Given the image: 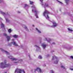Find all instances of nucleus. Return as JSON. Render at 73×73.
<instances>
[{"label": "nucleus", "mask_w": 73, "mask_h": 73, "mask_svg": "<svg viewBox=\"0 0 73 73\" xmlns=\"http://www.w3.org/2000/svg\"><path fill=\"white\" fill-rule=\"evenodd\" d=\"M5 66H3V64H4V63H1V68H7V67H8L9 66V64H6V62H7V61L6 60H5Z\"/></svg>", "instance_id": "obj_1"}, {"label": "nucleus", "mask_w": 73, "mask_h": 73, "mask_svg": "<svg viewBox=\"0 0 73 73\" xmlns=\"http://www.w3.org/2000/svg\"><path fill=\"white\" fill-rule=\"evenodd\" d=\"M23 72L24 73H25L24 70H22L21 69H16L15 70V72L17 73H22Z\"/></svg>", "instance_id": "obj_2"}, {"label": "nucleus", "mask_w": 73, "mask_h": 73, "mask_svg": "<svg viewBox=\"0 0 73 73\" xmlns=\"http://www.w3.org/2000/svg\"><path fill=\"white\" fill-rule=\"evenodd\" d=\"M3 35L6 37V38L7 39V40L8 41H9L11 40V36H7V34H3Z\"/></svg>", "instance_id": "obj_3"}, {"label": "nucleus", "mask_w": 73, "mask_h": 73, "mask_svg": "<svg viewBox=\"0 0 73 73\" xmlns=\"http://www.w3.org/2000/svg\"><path fill=\"white\" fill-rule=\"evenodd\" d=\"M49 13H49V12L47 10H46L44 12L43 15L44 16H45V15H48V14H49Z\"/></svg>", "instance_id": "obj_4"}, {"label": "nucleus", "mask_w": 73, "mask_h": 73, "mask_svg": "<svg viewBox=\"0 0 73 73\" xmlns=\"http://www.w3.org/2000/svg\"><path fill=\"white\" fill-rule=\"evenodd\" d=\"M36 71H38V72H40V73H41V70L40 68H36V69H35V72H36Z\"/></svg>", "instance_id": "obj_5"}, {"label": "nucleus", "mask_w": 73, "mask_h": 73, "mask_svg": "<svg viewBox=\"0 0 73 73\" xmlns=\"http://www.w3.org/2000/svg\"><path fill=\"white\" fill-rule=\"evenodd\" d=\"M53 25L51 26V27H56L57 26V24L56 23V22L54 21L53 22Z\"/></svg>", "instance_id": "obj_6"}, {"label": "nucleus", "mask_w": 73, "mask_h": 73, "mask_svg": "<svg viewBox=\"0 0 73 73\" xmlns=\"http://www.w3.org/2000/svg\"><path fill=\"white\" fill-rule=\"evenodd\" d=\"M11 43H12V44H13V45H15V46H18V45L17 44H16V42H12Z\"/></svg>", "instance_id": "obj_7"}, {"label": "nucleus", "mask_w": 73, "mask_h": 73, "mask_svg": "<svg viewBox=\"0 0 73 73\" xmlns=\"http://www.w3.org/2000/svg\"><path fill=\"white\" fill-rule=\"evenodd\" d=\"M1 28H5V27H4V25L2 23L1 24Z\"/></svg>", "instance_id": "obj_8"}, {"label": "nucleus", "mask_w": 73, "mask_h": 73, "mask_svg": "<svg viewBox=\"0 0 73 73\" xmlns=\"http://www.w3.org/2000/svg\"><path fill=\"white\" fill-rule=\"evenodd\" d=\"M42 46H43L44 49H45V48H46V44H43Z\"/></svg>", "instance_id": "obj_9"}, {"label": "nucleus", "mask_w": 73, "mask_h": 73, "mask_svg": "<svg viewBox=\"0 0 73 73\" xmlns=\"http://www.w3.org/2000/svg\"><path fill=\"white\" fill-rule=\"evenodd\" d=\"M13 37L14 38H17L18 36L16 35H13Z\"/></svg>", "instance_id": "obj_10"}, {"label": "nucleus", "mask_w": 73, "mask_h": 73, "mask_svg": "<svg viewBox=\"0 0 73 73\" xmlns=\"http://www.w3.org/2000/svg\"><path fill=\"white\" fill-rule=\"evenodd\" d=\"M45 39L46 40V41H47L48 42H50V41H51L52 40L51 39H49V40H47V38H45Z\"/></svg>", "instance_id": "obj_11"}, {"label": "nucleus", "mask_w": 73, "mask_h": 73, "mask_svg": "<svg viewBox=\"0 0 73 73\" xmlns=\"http://www.w3.org/2000/svg\"><path fill=\"white\" fill-rule=\"evenodd\" d=\"M8 31L9 33H11V32H12V30H11V29H8Z\"/></svg>", "instance_id": "obj_12"}, {"label": "nucleus", "mask_w": 73, "mask_h": 73, "mask_svg": "<svg viewBox=\"0 0 73 73\" xmlns=\"http://www.w3.org/2000/svg\"><path fill=\"white\" fill-rule=\"evenodd\" d=\"M11 60H15V61H16V60H17V59H16V58H11Z\"/></svg>", "instance_id": "obj_13"}, {"label": "nucleus", "mask_w": 73, "mask_h": 73, "mask_svg": "<svg viewBox=\"0 0 73 73\" xmlns=\"http://www.w3.org/2000/svg\"><path fill=\"white\" fill-rule=\"evenodd\" d=\"M36 29L38 31V33H41V31H40L37 28H36Z\"/></svg>", "instance_id": "obj_14"}, {"label": "nucleus", "mask_w": 73, "mask_h": 73, "mask_svg": "<svg viewBox=\"0 0 73 73\" xmlns=\"http://www.w3.org/2000/svg\"><path fill=\"white\" fill-rule=\"evenodd\" d=\"M58 60H56L54 62V64H58Z\"/></svg>", "instance_id": "obj_15"}, {"label": "nucleus", "mask_w": 73, "mask_h": 73, "mask_svg": "<svg viewBox=\"0 0 73 73\" xmlns=\"http://www.w3.org/2000/svg\"><path fill=\"white\" fill-rule=\"evenodd\" d=\"M1 14H2V15H5V13L2 12V11H1Z\"/></svg>", "instance_id": "obj_16"}, {"label": "nucleus", "mask_w": 73, "mask_h": 73, "mask_svg": "<svg viewBox=\"0 0 73 73\" xmlns=\"http://www.w3.org/2000/svg\"><path fill=\"white\" fill-rule=\"evenodd\" d=\"M45 7H49V5H48V4H46V3L45 4Z\"/></svg>", "instance_id": "obj_17"}, {"label": "nucleus", "mask_w": 73, "mask_h": 73, "mask_svg": "<svg viewBox=\"0 0 73 73\" xmlns=\"http://www.w3.org/2000/svg\"><path fill=\"white\" fill-rule=\"evenodd\" d=\"M68 31H70L71 32H72V31H73V30H71L69 28H68Z\"/></svg>", "instance_id": "obj_18"}, {"label": "nucleus", "mask_w": 73, "mask_h": 73, "mask_svg": "<svg viewBox=\"0 0 73 73\" xmlns=\"http://www.w3.org/2000/svg\"><path fill=\"white\" fill-rule=\"evenodd\" d=\"M39 58H40V59H42V56L40 55L38 57Z\"/></svg>", "instance_id": "obj_19"}, {"label": "nucleus", "mask_w": 73, "mask_h": 73, "mask_svg": "<svg viewBox=\"0 0 73 73\" xmlns=\"http://www.w3.org/2000/svg\"><path fill=\"white\" fill-rule=\"evenodd\" d=\"M5 53H7V54H9V52H8L5 51Z\"/></svg>", "instance_id": "obj_20"}, {"label": "nucleus", "mask_w": 73, "mask_h": 73, "mask_svg": "<svg viewBox=\"0 0 73 73\" xmlns=\"http://www.w3.org/2000/svg\"><path fill=\"white\" fill-rule=\"evenodd\" d=\"M35 16H36V18H38V16H37V14H35Z\"/></svg>", "instance_id": "obj_21"}, {"label": "nucleus", "mask_w": 73, "mask_h": 73, "mask_svg": "<svg viewBox=\"0 0 73 73\" xmlns=\"http://www.w3.org/2000/svg\"><path fill=\"white\" fill-rule=\"evenodd\" d=\"M69 1V0H66V3H67V4H68V1Z\"/></svg>", "instance_id": "obj_22"}, {"label": "nucleus", "mask_w": 73, "mask_h": 73, "mask_svg": "<svg viewBox=\"0 0 73 73\" xmlns=\"http://www.w3.org/2000/svg\"><path fill=\"white\" fill-rule=\"evenodd\" d=\"M28 5H27V4H25V7H28Z\"/></svg>", "instance_id": "obj_23"}, {"label": "nucleus", "mask_w": 73, "mask_h": 73, "mask_svg": "<svg viewBox=\"0 0 73 73\" xmlns=\"http://www.w3.org/2000/svg\"><path fill=\"white\" fill-rule=\"evenodd\" d=\"M61 68H64V69H65V68L64 67V66H61Z\"/></svg>", "instance_id": "obj_24"}, {"label": "nucleus", "mask_w": 73, "mask_h": 73, "mask_svg": "<svg viewBox=\"0 0 73 73\" xmlns=\"http://www.w3.org/2000/svg\"><path fill=\"white\" fill-rule=\"evenodd\" d=\"M33 2L30 1V4H33Z\"/></svg>", "instance_id": "obj_25"}, {"label": "nucleus", "mask_w": 73, "mask_h": 73, "mask_svg": "<svg viewBox=\"0 0 73 73\" xmlns=\"http://www.w3.org/2000/svg\"><path fill=\"white\" fill-rule=\"evenodd\" d=\"M47 17L48 19H49V16H48V15H47Z\"/></svg>", "instance_id": "obj_26"}, {"label": "nucleus", "mask_w": 73, "mask_h": 73, "mask_svg": "<svg viewBox=\"0 0 73 73\" xmlns=\"http://www.w3.org/2000/svg\"><path fill=\"white\" fill-rule=\"evenodd\" d=\"M1 51H4V50L3 49L1 48Z\"/></svg>", "instance_id": "obj_27"}, {"label": "nucleus", "mask_w": 73, "mask_h": 73, "mask_svg": "<svg viewBox=\"0 0 73 73\" xmlns=\"http://www.w3.org/2000/svg\"><path fill=\"white\" fill-rule=\"evenodd\" d=\"M51 72L52 73H54V71H53V70H51Z\"/></svg>", "instance_id": "obj_28"}, {"label": "nucleus", "mask_w": 73, "mask_h": 73, "mask_svg": "<svg viewBox=\"0 0 73 73\" xmlns=\"http://www.w3.org/2000/svg\"><path fill=\"white\" fill-rule=\"evenodd\" d=\"M57 1H58V2H59V3H61V4H62V3H61V2H60L59 1L57 0Z\"/></svg>", "instance_id": "obj_29"}, {"label": "nucleus", "mask_w": 73, "mask_h": 73, "mask_svg": "<svg viewBox=\"0 0 73 73\" xmlns=\"http://www.w3.org/2000/svg\"><path fill=\"white\" fill-rule=\"evenodd\" d=\"M6 21H8V19H6Z\"/></svg>", "instance_id": "obj_30"}, {"label": "nucleus", "mask_w": 73, "mask_h": 73, "mask_svg": "<svg viewBox=\"0 0 73 73\" xmlns=\"http://www.w3.org/2000/svg\"><path fill=\"white\" fill-rule=\"evenodd\" d=\"M70 57H71V58H72L73 59V56H71Z\"/></svg>", "instance_id": "obj_31"}, {"label": "nucleus", "mask_w": 73, "mask_h": 73, "mask_svg": "<svg viewBox=\"0 0 73 73\" xmlns=\"http://www.w3.org/2000/svg\"><path fill=\"white\" fill-rule=\"evenodd\" d=\"M35 13H37V11L36 10H35Z\"/></svg>", "instance_id": "obj_32"}, {"label": "nucleus", "mask_w": 73, "mask_h": 73, "mask_svg": "<svg viewBox=\"0 0 73 73\" xmlns=\"http://www.w3.org/2000/svg\"><path fill=\"white\" fill-rule=\"evenodd\" d=\"M24 28H25V29H27V27H24Z\"/></svg>", "instance_id": "obj_33"}, {"label": "nucleus", "mask_w": 73, "mask_h": 73, "mask_svg": "<svg viewBox=\"0 0 73 73\" xmlns=\"http://www.w3.org/2000/svg\"><path fill=\"white\" fill-rule=\"evenodd\" d=\"M54 57H55V58L56 59L57 58V57L56 56H54Z\"/></svg>", "instance_id": "obj_34"}, {"label": "nucleus", "mask_w": 73, "mask_h": 73, "mask_svg": "<svg viewBox=\"0 0 73 73\" xmlns=\"http://www.w3.org/2000/svg\"><path fill=\"white\" fill-rule=\"evenodd\" d=\"M40 1L42 3V0H40Z\"/></svg>", "instance_id": "obj_35"}, {"label": "nucleus", "mask_w": 73, "mask_h": 73, "mask_svg": "<svg viewBox=\"0 0 73 73\" xmlns=\"http://www.w3.org/2000/svg\"><path fill=\"white\" fill-rule=\"evenodd\" d=\"M35 46H36V47H38V46H37V45H35Z\"/></svg>", "instance_id": "obj_36"}, {"label": "nucleus", "mask_w": 73, "mask_h": 73, "mask_svg": "<svg viewBox=\"0 0 73 73\" xmlns=\"http://www.w3.org/2000/svg\"><path fill=\"white\" fill-rule=\"evenodd\" d=\"M52 60H54V57L53 56Z\"/></svg>", "instance_id": "obj_37"}, {"label": "nucleus", "mask_w": 73, "mask_h": 73, "mask_svg": "<svg viewBox=\"0 0 73 73\" xmlns=\"http://www.w3.org/2000/svg\"><path fill=\"white\" fill-rule=\"evenodd\" d=\"M47 57H49V55H47Z\"/></svg>", "instance_id": "obj_38"}, {"label": "nucleus", "mask_w": 73, "mask_h": 73, "mask_svg": "<svg viewBox=\"0 0 73 73\" xmlns=\"http://www.w3.org/2000/svg\"><path fill=\"white\" fill-rule=\"evenodd\" d=\"M52 44H55V43H54V42H53V43H52Z\"/></svg>", "instance_id": "obj_39"}, {"label": "nucleus", "mask_w": 73, "mask_h": 73, "mask_svg": "<svg viewBox=\"0 0 73 73\" xmlns=\"http://www.w3.org/2000/svg\"><path fill=\"white\" fill-rule=\"evenodd\" d=\"M71 70H73V69H71Z\"/></svg>", "instance_id": "obj_40"}, {"label": "nucleus", "mask_w": 73, "mask_h": 73, "mask_svg": "<svg viewBox=\"0 0 73 73\" xmlns=\"http://www.w3.org/2000/svg\"><path fill=\"white\" fill-rule=\"evenodd\" d=\"M33 27H35V26L34 25H33Z\"/></svg>", "instance_id": "obj_41"}, {"label": "nucleus", "mask_w": 73, "mask_h": 73, "mask_svg": "<svg viewBox=\"0 0 73 73\" xmlns=\"http://www.w3.org/2000/svg\"><path fill=\"white\" fill-rule=\"evenodd\" d=\"M14 63H17V62H14Z\"/></svg>", "instance_id": "obj_42"}, {"label": "nucleus", "mask_w": 73, "mask_h": 73, "mask_svg": "<svg viewBox=\"0 0 73 73\" xmlns=\"http://www.w3.org/2000/svg\"><path fill=\"white\" fill-rule=\"evenodd\" d=\"M12 40L13 41H14V39H12Z\"/></svg>", "instance_id": "obj_43"}, {"label": "nucleus", "mask_w": 73, "mask_h": 73, "mask_svg": "<svg viewBox=\"0 0 73 73\" xmlns=\"http://www.w3.org/2000/svg\"><path fill=\"white\" fill-rule=\"evenodd\" d=\"M29 57H30V56L29 55Z\"/></svg>", "instance_id": "obj_44"}, {"label": "nucleus", "mask_w": 73, "mask_h": 73, "mask_svg": "<svg viewBox=\"0 0 73 73\" xmlns=\"http://www.w3.org/2000/svg\"><path fill=\"white\" fill-rule=\"evenodd\" d=\"M32 11H33V10H32Z\"/></svg>", "instance_id": "obj_45"}, {"label": "nucleus", "mask_w": 73, "mask_h": 73, "mask_svg": "<svg viewBox=\"0 0 73 73\" xmlns=\"http://www.w3.org/2000/svg\"><path fill=\"white\" fill-rule=\"evenodd\" d=\"M18 13H20V12H18Z\"/></svg>", "instance_id": "obj_46"}, {"label": "nucleus", "mask_w": 73, "mask_h": 73, "mask_svg": "<svg viewBox=\"0 0 73 73\" xmlns=\"http://www.w3.org/2000/svg\"><path fill=\"white\" fill-rule=\"evenodd\" d=\"M0 3H1V1L0 0Z\"/></svg>", "instance_id": "obj_47"}, {"label": "nucleus", "mask_w": 73, "mask_h": 73, "mask_svg": "<svg viewBox=\"0 0 73 73\" xmlns=\"http://www.w3.org/2000/svg\"><path fill=\"white\" fill-rule=\"evenodd\" d=\"M8 57L9 58L10 57H9V56H8Z\"/></svg>", "instance_id": "obj_48"}, {"label": "nucleus", "mask_w": 73, "mask_h": 73, "mask_svg": "<svg viewBox=\"0 0 73 73\" xmlns=\"http://www.w3.org/2000/svg\"><path fill=\"white\" fill-rule=\"evenodd\" d=\"M5 73H7V72H5Z\"/></svg>", "instance_id": "obj_49"}]
</instances>
